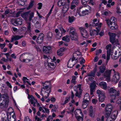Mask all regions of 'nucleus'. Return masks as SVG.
<instances>
[{"label": "nucleus", "mask_w": 121, "mask_h": 121, "mask_svg": "<svg viewBox=\"0 0 121 121\" xmlns=\"http://www.w3.org/2000/svg\"><path fill=\"white\" fill-rule=\"evenodd\" d=\"M28 98L30 99V101L31 104H33V105L34 107L36 106L35 103L37 102V100L35 99L34 97L32 95H30L28 94Z\"/></svg>", "instance_id": "9d476101"}, {"label": "nucleus", "mask_w": 121, "mask_h": 121, "mask_svg": "<svg viewBox=\"0 0 121 121\" xmlns=\"http://www.w3.org/2000/svg\"><path fill=\"white\" fill-rule=\"evenodd\" d=\"M75 95L76 96H78L79 98H80L81 97V95L77 91H76V93L75 94Z\"/></svg>", "instance_id": "052dcab7"}, {"label": "nucleus", "mask_w": 121, "mask_h": 121, "mask_svg": "<svg viewBox=\"0 0 121 121\" xmlns=\"http://www.w3.org/2000/svg\"><path fill=\"white\" fill-rule=\"evenodd\" d=\"M53 119V118L52 117V116H49L48 118H47V121H52Z\"/></svg>", "instance_id": "5fc2aeb1"}, {"label": "nucleus", "mask_w": 121, "mask_h": 121, "mask_svg": "<svg viewBox=\"0 0 121 121\" xmlns=\"http://www.w3.org/2000/svg\"><path fill=\"white\" fill-rule=\"evenodd\" d=\"M74 20L75 18L74 16H69L68 17V22L69 23H71Z\"/></svg>", "instance_id": "cd10ccee"}, {"label": "nucleus", "mask_w": 121, "mask_h": 121, "mask_svg": "<svg viewBox=\"0 0 121 121\" xmlns=\"http://www.w3.org/2000/svg\"><path fill=\"white\" fill-rule=\"evenodd\" d=\"M109 92L113 93L114 95L116 96H118L119 95V91H117L114 89L113 88H112L109 90Z\"/></svg>", "instance_id": "dca6fc26"}, {"label": "nucleus", "mask_w": 121, "mask_h": 121, "mask_svg": "<svg viewBox=\"0 0 121 121\" xmlns=\"http://www.w3.org/2000/svg\"><path fill=\"white\" fill-rule=\"evenodd\" d=\"M101 23H100V24H98L97 23H95V22H92L91 24H90V25L92 26H98L99 27H101Z\"/></svg>", "instance_id": "c9c22d12"}, {"label": "nucleus", "mask_w": 121, "mask_h": 121, "mask_svg": "<svg viewBox=\"0 0 121 121\" xmlns=\"http://www.w3.org/2000/svg\"><path fill=\"white\" fill-rule=\"evenodd\" d=\"M76 77L75 76H73L72 77V79L71 81V82L75 84L76 82Z\"/></svg>", "instance_id": "a19ab883"}, {"label": "nucleus", "mask_w": 121, "mask_h": 121, "mask_svg": "<svg viewBox=\"0 0 121 121\" xmlns=\"http://www.w3.org/2000/svg\"><path fill=\"white\" fill-rule=\"evenodd\" d=\"M105 21L107 24L112 25V24L116 23V19L113 17H111L109 20H106Z\"/></svg>", "instance_id": "ddd939ff"}, {"label": "nucleus", "mask_w": 121, "mask_h": 121, "mask_svg": "<svg viewBox=\"0 0 121 121\" xmlns=\"http://www.w3.org/2000/svg\"><path fill=\"white\" fill-rule=\"evenodd\" d=\"M57 55L59 56H61L63 55V53L59 51V50L57 51Z\"/></svg>", "instance_id": "8fccbe9b"}, {"label": "nucleus", "mask_w": 121, "mask_h": 121, "mask_svg": "<svg viewBox=\"0 0 121 121\" xmlns=\"http://www.w3.org/2000/svg\"><path fill=\"white\" fill-rule=\"evenodd\" d=\"M89 100H87L85 99H83V104H86L88 105L89 103Z\"/></svg>", "instance_id": "3c124183"}, {"label": "nucleus", "mask_w": 121, "mask_h": 121, "mask_svg": "<svg viewBox=\"0 0 121 121\" xmlns=\"http://www.w3.org/2000/svg\"><path fill=\"white\" fill-rule=\"evenodd\" d=\"M70 38L72 40L77 41L78 39L77 35L72 36L70 37Z\"/></svg>", "instance_id": "f704fd0d"}, {"label": "nucleus", "mask_w": 121, "mask_h": 121, "mask_svg": "<svg viewBox=\"0 0 121 121\" xmlns=\"http://www.w3.org/2000/svg\"><path fill=\"white\" fill-rule=\"evenodd\" d=\"M26 23L27 25V30L28 31L30 32L31 31L30 22L29 21V20H27L26 21Z\"/></svg>", "instance_id": "393cba45"}, {"label": "nucleus", "mask_w": 121, "mask_h": 121, "mask_svg": "<svg viewBox=\"0 0 121 121\" xmlns=\"http://www.w3.org/2000/svg\"><path fill=\"white\" fill-rule=\"evenodd\" d=\"M2 104L0 106V108L2 109H5L8 107L9 101L8 100L4 99Z\"/></svg>", "instance_id": "4468645a"}, {"label": "nucleus", "mask_w": 121, "mask_h": 121, "mask_svg": "<svg viewBox=\"0 0 121 121\" xmlns=\"http://www.w3.org/2000/svg\"><path fill=\"white\" fill-rule=\"evenodd\" d=\"M117 103L118 104H120V108L121 109V97L120 98V99H117Z\"/></svg>", "instance_id": "de8ad7c7"}, {"label": "nucleus", "mask_w": 121, "mask_h": 121, "mask_svg": "<svg viewBox=\"0 0 121 121\" xmlns=\"http://www.w3.org/2000/svg\"><path fill=\"white\" fill-rule=\"evenodd\" d=\"M109 27L111 29L114 30L118 28V26L116 23L112 24V25L108 24Z\"/></svg>", "instance_id": "4be33fe9"}, {"label": "nucleus", "mask_w": 121, "mask_h": 121, "mask_svg": "<svg viewBox=\"0 0 121 121\" xmlns=\"http://www.w3.org/2000/svg\"><path fill=\"white\" fill-rule=\"evenodd\" d=\"M70 62H69V61L68 62L67 64V66L68 67H69L70 68H72L73 67V66L74 65V64H73L71 65H70Z\"/></svg>", "instance_id": "13d9d810"}, {"label": "nucleus", "mask_w": 121, "mask_h": 121, "mask_svg": "<svg viewBox=\"0 0 121 121\" xmlns=\"http://www.w3.org/2000/svg\"><path fill=\"white\" fill-rule=\"evenodd\" d=\"M105 66L103 65L99 66V71L101 73H103L106 69Z\"/></svg>", "instance_id": "b1692460"}, {"label": "nucleus", "mask_w": 121, "mask_h": 121, "mask_svg": "<svg viewBox=\"0 0 121 121\" xmlns=\"http://www.w3.org/2000/svg\"><path fill=\"white\" fill-rule=\"evenodd\" d=\"M52 34L51 32H49L47 35V38L48 39H52Z\"/></svg>", "instance_id": "ea45409f"}, {"label": "nucleus", "mask_w": 121, "mask_h": 121, "mask_svg": "<svg viewBox=\"0 0 121 121\" xmlns=\"http://www.w3.org/2000/svg\"><path fill=\"white\" fill-rule=\"evenodd\" d=\"M118 112V111H114L112 113L110 116L106 118L107 119L115 120L116 118Z\"/></svg>", "instance_id": "423d86ee"}, {"label": "nucleus", "mask_w": 121, "mask_h": 121, "mask_svg": "<svg viewBox=\"0 0 121 121\" xmlns=\"http://www.w3.org/2000/svg\"><path fill=\"white\" fill-rule=\"evenodd\" d=\"M97 93L99 97V101L102 102L104 101L105 98V93L99 90H97Z\"/></svg>", "instance_id": "20e7f679"}, {"label": "nucleus", "mask_w": 121, "mask_h": 121, "mask_svg": "<svg viewBox=\"0 0 121 121\" xmlns=\"http://www.w3.org/2000/svg\"><path fill=\"white\" fill-rule=\"evenodd\" d=\"M97 102V100L95 99H93L92 100V103L94 104H95Z\"/></svg>", "instance_id": "69168bd1"}, {"label": "nucleus", "mask_w": 121, "mask_h": 121, "mask_svg": "<svg viewBox=\"0 0 121 121\" xmlns=\"http://www.w3.org/2000/svg\"><path fill=\"white\" fill-rule=\"evenodd\" d=\"M11 22L13 25L16 26H17L19 24H22V20L21 18L13 19L11 20Z\"/></svg>", "instance_id": "39448f33"}, {"label": "nucleus", "mask_w": 121, "mask_h": 121, "mask_svg": "<svg viewBox=\"0 0 121 121\" xmlns=\"http://www.w3.org/2000/svg\"><path fill=\"white\" fill-rule=\"evenodd\" d=\"M8 116L7 115V117H5L2 119L3 121H8Z\"/></svg>", "instance_id": "864d4df0"}, {"label": "nucleus", "mask_w": 121, "mask_h": 121, "mask_svg": "<svg viewBox=\"0 0 121 121\" xmlns=\"http://www.w3.org/2000/svg\"><path fill=\"white\" fill-rule=\"evenodd\" d=\"M97 69L95 68L94 70V72H91L88 74V76H92L94 77L95 75V72L96 71Z\"/></svg>", "instance_id": "c85d7f7f"}, {"label": "nucleus", "mask_w": 121, "mask_h": 121, "mask_svg": "<svg viewBox=\"0 0 121 121\" xmlns=\"http://www.w3.org/2000/svg\"><path fill=\"white\" fill-rule=\"evenodd\" d=\"M119 74L118 73H117L113 76L112 79V81L113 83L116 84L119 81Z\"/></svg>", "instance_id": "9b49d317"}, {"label": "nucleus", "mask_w": 121, "mask_h": 121, "mask_svg": "<svg viewBox=\"0 0 121 121\" xmlns=\"http://www.w3.org/2000/svg\"><path fill=\"white\" fill-rule=\"evenodd\" d=\"M110 37V41L113 45L114 47L117 45L119 44L118 43V41L117 39H115V37L116 35L114 33H111L109 35Z\"/></svg>", "instance_id": "7ed1b4c3"}, {"label": "nucleus", "mask_w": 121, "mask_h": 121, "mask_svg": "<svg viewBox=\"0 0 121 121\" xmlns=\"http://www.w3.org/2000/svg\"><path fill=\"white\" fill-rule=\"evenodd\" d=\"M96 82L94 81L93 82L90 84V94L91 95H92L93 92L94 91L96 88Z\"/></svg>", "instance_id": "1a4fd4ad"}, {"label": "nucleus", "mask_w": 121, "mask_h": 121, "mask_svg": "<svg viewBox=\"0 0 121 121\" xmlns=\"http://www.w3.org/2000/svg\"><path fill=\"white\" fill-rule=\"evenodd\" d=\"M9 12V10L8 9H7L5 11L4 13V14L6 15L8 14Z\"/></svg>", "instance_id": "338daca9"}, {"label": "nucleus", "mask_w": 121, "mask_h": 121, "mask_svg": "<svg viewBox=\"0 0 121 121\" xmlns=\"http://www.w3.org/2000/svg\"><path fill=\"white\" fill-rule=\"evenodd\" d=\"M34 15V13L33 12H31V13H29V12H26L21 14V16L25 20H27V18L29 17V18L28 20L30 22H31L32 20V18L33 17Z\"/></svg>", "instance_id": "f03ea898"}, {"label": "nucleus", "mask_w": 121, "mask_h": 121, "mask_svg": "<svg viewBox=\"0 0 121 121\" xmlns=\"http://www.w3.org/2000/svg\"><path fill=\"white\" fill-rule=\"evenodd\" d=\"M50 66L48 67V68H51L52 69H54L55 68V67L56 65L55 64V65L53 63H49Z\"/></svg>", "instance_id": "72a5a7b5"}, {"label": "nucleus", "mask_w": 121, "mask_h": 121, "mask_svg": "<svg viewBox=\"0 0 121 121\" xmlns=\"http://www.w3.org/2000/svg\"><path fill=\"white\" fill-rule=\"evenodd\" d=\"M2 98L4 99L7 100V99L9 98L7 94H2Z\"/></svg>", "instance_id": "37998d69"}, {"label": "nucleus", "mask_w": 121, "mask_h": 121, "mask_svg": "<svg viewBox=\"0 0 121 121\" xmlns=\"http://www.w3.org/2000/svg\"><path fill=\"white\" fill-rule=\"evenodd\" d=\"M111 70H107L104 73V75L105 77H107V79L109 80L110 79V76Z\"/></svg>", "instance_id": "f3484780"}, {"label": "nucleus", "mask_w": 121, "mask_h": 121, "mask_svg": "<svg viewBox=\"0 0 121 121\" xmlns=\"http://www.w3.org/2000/svg\"><path fill=\"white\" fill-rule=\"evenodd\" d=\"M63 6H64L62 9V11L63 13H65L68 10L69 6L67 5H65Z\"/></svg>", "instance_id": "a878e982"}, {"label": "nucleus", "mask_w": 121, "mask_h": 121, "mask_svg": "<svg viewBox=\"0 0 121 121\" xmlns=\"http://www.w3.org/2000/svg\"><path fill=\"white\" fill-rule=\"evenodd\" d=\"M84 99H85L86 100H89L90 99L89 96V94L88 93H86L85 95Z\"/></svg>", "instance_id": "c03bdc74"}, {"label": "nucleus", "mask_w": 121, "mask_h": 121, "mask_svg": "<svg viewBox=\"0 0 121 121\" xmlns=\"http://www.w3.org/2000/svg\"><path fill=\"white\" fill-rule=\"evenodd\" d=\"M44 37V35L42 33L40 34L38 37L37 38V42L39 43H42L43 40V38Z\"/></svg>", "instance_id": "2eb2a0df"}, {"label": "nucleus", "mask_w": 121, "mask_h": 121, "mask_svg": "<svg viewBox=\"0 0 121 121\" xmlns=\"http://www.w3.org/2000/svg\"><path fill=\"white\" fill-rule=\"evenodd\" d=\"M38 8L39 9H41L42 5V4L41 3H39L38 4Z\"/></svg>", "instance_id": "bf43d9fd"}, {"label": "nucleus", "mask_w": 121, "mask_h": 121, "mask_svg": "<svg viewBox=\"0 0 121 121\" xmlns=\"http://www.w3.org/2000/svg\"><path fill=\"white\" fill-rule=\"evenodd\" d=\"M35 121H41V119H40L37 116H35Z\"/></svg>", "instance_id": "0e129e2a"}, {"label": "nucleus", "mask_w": 121, "mask_h": 121, "mask_svg": "<svg viewBox=\"0 0 121 121\" xmlns=\"http://www.w3.org/2000/svg\"><path fill=\"white\" fill-rule=\"evenodd\" d=\"M61 32V33H65L66 31L62 27H60L59 28Z\"/></svg>", "instance_id": "09e8293b"}, {"label": "nucleus", "mask_w": 121, "mask_h": 121, "mask_svg": "<svg viewBox=\"0 0 121 121\" xmlns=\"http://www.w3.org/2000/svg\"><path fill=\"white\" fill-rule=\"evenodd\" d=\"M100 87L103 89L106 90L107 89V86L106 83L104 82H101L99 84Z\"/></svg>", "instance_id": "aec40b11"}, {"label": "nucleus", "mask_w": 121, "mask_h": 121, "mask_svg": "<svg viewBox=\"0 0 121 121\" xmlns=\"http://www.w3.org/2000/svg\"><path fill=\"white\" fill-rule=\"evenodd\" d=\"M82 116H79L77 117H76L77 120L78 121H82L83 118L82 117Z\"/></svg>", "instance_id": "a18cd8bd"}, {"label": "nucleus", "mask_w": 121, "mask_h": 121, "mask_svg": "<svg viewBox=\"0 0 121 121\" xmlns=\"http://www.w3.org/2000/svg\"><path fill=\"white\" fill-rule=\"evenodd\" d=\"M33 56L31 54H28L27 56V60H28L27 61L30 62L31 60L33 59Z\"/></svg>", "instance_id": "473e14b6"}, {"label": "nucleus", "mask_w": 121, "mask_h": 121, "mask_svg": "<svg viewBox=\"0 0 121 121\" xmlns=\"http://www.w3.org/2000/svg\"><path fill=\"white\" fill-rule=\"evenodd\" d=\"M76 7V5L73 4H72V3L71 4V9H73Z\"/></svg>", "instance_id": "e2e57ef3"}, {"label": "nucleus", "mask_w": 121, "mask_h": 121, "mask_svg": "<svg viewBox=\"0 0 121 121\" xmlns=\"http://www.w3.org/2000/svg\"><path fill=\"white\" fill-rule=\"evenodd\" d=\"M79 3V0H73L72 2V4H73L76 5H78Z\"/></svg>", "instance_id": "58836bf2"}, {"label": "nucleus", "mask_w": 121, "mask_h": 121, "mask_svg": "<svg viewBox=\"0 0 121 121\" xmlns=\"http://www.w3.org/2000/svg\"><path fill=\"white\" fill-rule=\"evenodd\" d=\"M4 99H2V97H0V106L2 104L3 102L4 101Z\"/></svg>", "instance_id": "6e6d98bb"}, {"label": "nucleus", "mask_w": 121, "mask_h": 121, "mask_svg": "<svg viewBox=\"0 0 121 121\" xmlns=\"http://www.w3.org/2000/svg\"><path fill=\"white\" fill-rule=\"evenodd\" d=\"M43 48V52L46 53H49L51 49L50 47L47 46H44Z\"/></svg>", "instance_id": "412c9836"}, {"label": "nucleus", "mask_w": 121, "mask_h": 121, "mask_svg": "<svg viewBox=\"0 0 121 121\" xmlns=\"http://www.w3.org/2000/svg\"><path fill=\"white\" fill-rule=\"evenodd\" d=\"M95 55H98L99 54L101 53L102 51L100 49L96 50V51Z\"/></svg>", "instance_id": "49530a36"}, {"label": "nucleus", "mask_w": 121, "mask_h": 121, "mask_svg": "<svg viewBox=\"0 0 121 121\" xmlns=\"http://www.w3.org/2000/svg\"><path fill=\"white\" fill-rule=\"evenodd\" d=\"M6 45V43H4L3 44H2L0 43V46L1 48V49H3L4 48V47Z\"/></svg>", "instance_id": "680f3d73"}, {"label": "nucleus", "mask_w": 121, "mask_h": 121, "mask_svg": "<svg viewBox=\"0 0 121 121\" xmlns=\"http://www.w3.org/2000/svg\"><path fill=\"white\" fill-rule=\"evenodd\" d=\"M62 39L63 40L66 41L67 42H69L70 41L69 37L68 35H66L63 37Z\"/></svg>", "instance_id": "7c9ffc66"}, {"label": "nucleus", "mask_w": 121, "mask_h": 121, "mask_svg": "<svg viewBox=\"0 0 121 121\" xmlns=\"http://www.w3.org/2000/svg\"><path fill=\"white\" fill-rule=\"evenodd\" d=\"M43 86V87L41 89H42V90H43V89L44 90H45L46 89H48L49 88H51V87H48V86H49L48 85H46L45 86Z\"/></svg>", "instance_id": "4d7b16f0"}, {"label": "nucleus", "mask_w": 121, "mask_h": 121, "mask_svg": "<svg viewBox=\"0 0 121 121\" xmlns=\"http://www.w3.org/2000/svg\"><path fill=\"white\" fill-rule=\"evenodd\" d=\"M111 44H109L107 45L106 47V48L107 50V62H108V61L110 59V55H111L112 56V58L114 60H116L119 56L120 55H118V56H113V53L112 52H111Z\"/></svg>", "instance_id": "f257e3e1"}, {"label": "nucleus", "mask_w": 121, "mask_h": 121, "mask_svg": "<svg viewBox=\"0 0 121 121\" xmlns=\"http://www.w3.org/2000/svg\"><path fill=\"white\" fill-rule=\"evenodd\" d=\"M74 114L75 115V117L80 116H83L82 112L80 109H77L75 110L74 112Z\"/></svg>", "instance_id": "a211bd4d"}, {"label": "nucleus", "mask_w": 121, "mask_h": 121, "mask_svg": "<svg viewBox=\"0 0 121 121\" xmlns=\"http://www.w3.org/2000/svg\"><path fill=\"white\" fill-rule=\"evenodd\" d=\"M35 27L38 29H40L41 27V23L39 21H37L36 23L35 24Z\"/></svg>", "instance_id": "bb28decb"}, {"label": "nucleus", "mask_w": 121, "mask_h": 121, "mask_svg": "<svg viewBox=\"0 0 121 121\" xmlns=\"http://www.w3.org/2000/svg\"><path fill=\"white\" fill-rule=\"evenodd\" d=\"M65 2L66 1L65 0H59L57 2V5L59 7L62 5L63 6L65 4Z\"/></svg>", "instance_id": "5701e85b"}, {"label": "nucleus", "mask_w": 121, "mask_h": 121, "mask_svg": "<svg viewBox=\"0 0 121 121\" xmlns=\"http://www.w3.org/2000/svg\"><path fill=\"white\" fill-rule=\"evenodd\" d=\"M70 30L69 32V35L70 37L72 36L77 35L75 30L74 29V28L71 27L70 28Z\"/></svg>", "instance_id": "6ab92c4d"}, {"label": "nucleus", "mask_w": 121, "mask_h": 121, "mask_svg": "<svg viewBox=\"0 0 121 121\" xmlns=\"http://www.w3.org/2000/svg\"><path fill=\"white\" fill-rule=\"evenodd\" d=\"M66 99L65 101V103L63 104L64 105L67 103L70 100V98L69 97H66Z\"/></svg>", "instance_id": "603ef678"}, {"label": "nucleus", "mask_w": 121, "mask_h": 121, "mask_svg": "<svg viewBox=\"0 0 121 121\" xmlns=\"http://www.w3.org/2000/svg\"><path fill=\"white\" fill-rule=\"evenodd\" d=\"M111 111L108 110H105V114L104 115L105 117L107 118L111 116Z\"/></svg>", "instance_id": "c756f323"}, {"label": "nucleus", "mask_w": 121, "mask_h": 121, "mask_svg": "<svg viewBox=\"0 0 121 121\" xmlns=\"http://www.w3.org/2000/svg\"><path fill=\"white\" fill-rule=\"evenodd\" d=\"M79 29L80 30L82 36L83 37L87 38L88 37V35L87 31L85 30V28L82 27H79Z\"/></svg>", "instance_id": "6e6552de"}, {"label": "nucleus", "mask_w": 121, "mask_h": 121, "mask_svg": "<svg viewBox=\"0 0 121 121\" xmlns=\"http://www.w3.org/2000/svg\"><path fill=\"white\" fill-rule=\"evenodd\" d=\"M17 4L19 5H23L25 4V2L20 0L19 1H17Z\"/></svg>", "instance_id": "79ce46f5"}, {"label": "nucleus", "mask_w": 121, "mask_h": 121, "mask_svg": "<svg viewBox=\"0 0 121 121\" xmlns=\"http://www.w3.org/2000/svg\"><path fill=\"white\" fill-rule=\"evenodd\" d=\"M12 37L14 40H18L19 39L23 37V35L19 36L18 35H17L15 36L13 35Z\"/></svg>", "instance_id": "2f4dec72"}, {"label": "nucleus", "mask_w": 121, "mask_h": 121, "mask_svg": "<svg viewBox=\"0 0 121 121\" xmlns=\"http://www.w3.org/2000/svg\"><path fill=\"white\" fill-rule=\"evenodd\" d=\"M47 92L45 91L44 93V95H46V96H48L49 95V94L50 93L51 91V88H49L47 90Z\"/></svg>", "instance_id": "e433bc0d"}, {"label": "nucleus", "mask_w": 121, "mask_h": 121, "mask_svg": "<svg viewBox=\"0 0 121 121\" xmlns=\"http://www.w3.org/2000/svg\"><path fill=\"white\" fill-rule=\"evenodd\" d=\"M81 8H80L77 10V13L80 16H83L88 14L87 12L88 10H86L85 11H83L81 9Z\"/></svg>", "instance_id": "0eeeda50"}, {"label": "nucleus", "mask_w": 121, "mask_h": 121, "mask_svg": "<svg viewBox=\"0 0 121 121\" xmlns=\"http://www.w3.org/2000/svg\"><path fill=\"white\" fill-rule=\"evenodd\" d=\"M34 1H32L30 2L29 5L28 7L27 8V9H29L30 8H31L33 5V3Z\"/></svg>", "instance_id": "4c0bfd02"}, {"label": "nucleus", "mask_w": 121, "mask_h": 121, "mask_svg": "<svg viewBox=\"0 0 121 121\" xmlns=\"http://www.w3.org/2000/svg\"><path fill=\"white\" fill-rule=\"evenodd\" d=\"M6 84L10 88H11L12 87V86L11 84L9 82L7 81L6 82Z\"/></svg>", "instance_id": "774afa93"}, {"label": "nucleus", "mask_w": 121, "mask_h": 121, "mask_svg": "<svg viewBox=\"0 0 121 121\" xmlns=\"http://www.w3.org/2000/svg\"><path fill=\"white\" fill-rule=\"evenodd\" d=\"M115 104V103L113 104H107L105 107V110L111 111L113 108L114 107Z\"/></svg>", "instance_id": "f8f14e48"}]
</instances>
